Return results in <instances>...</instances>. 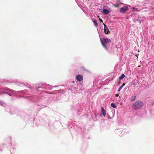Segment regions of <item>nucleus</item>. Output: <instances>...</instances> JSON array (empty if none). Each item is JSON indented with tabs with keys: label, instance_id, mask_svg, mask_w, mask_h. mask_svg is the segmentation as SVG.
<instances>
[{
	"label": "nucleus",
	"instance_id": "nucleus-7",
	"mask_svg": "<svg viewBox=\"0 0 154 154\" xmlns=\"http://www.w3.org/2000/svg\"><path fill=\"white\" fill-rule=\"evenodd\" d=\"M76 79L78 81L80 82H82L83 79V77L81 75H78L76 76Z\"/></svg>",
	"mask_w": 154,
	"mask_h": 154
},
{
	"label": "nucleus",
	"instance_id": "nucleus-15",
	"mask_svg": "<svg viewBox=\"0 0 154 154\" xmlns=\"http://www.w3.org/2000/svg\"><path fill=\"white\" fill-rule=\"evenodd\" d=\"M135 98H136V96H132L131 97V101H133L134 100H135Z\"/></svg>",
	"mask_w": 154,
	"mask_h": 154
},
{
	"label": "nucleus",
	"instance_id": "nucleus-18",
	"mask_svg": "<svg viewBox=\"0 0 154 154\" xmlns=\"http://www.w3.org/2000/svg\"><path fill=\"white\" fill-rule=\"evenodd\" d=\"M122 86H121L118 89V91L119 92L122 89Z\"/></svg>",
	"mask_w": 154,
	"mask_h": 154
},
{
	"label": "nucleus",
	"instance_id": "nucleus-23",
	"mask_svg": "<svg viewBox=\"0 0 154 154\" xmlns=\"http://www.w3.org/2000/svg\"><path fill=\"white\" fill-rule=\"evenodd\" d=\"M100 21L101 22H103V20L101 19H100Z\"/></svg>",
	"mask_w": 154,
	"mask_h": 154
},
{
	"label": "nucleus",
	"instance_id": "nucleus-27",
	"mask_svg": "<svg viewBox=\"0 0 154 154\" xmlns=\"http://www.w3.org/2000/svg\"><path fill=\"white\" fill-rule=\"evenodd\" d=\"M153 105H154V102H153Z\"/></svg>",
	"mask_w": 154,
	"mask_h": 154
},
{
	"label": "nucleus",
	"instance_id": "nucleus-21",
	"mask_svg": "<svg viewBox=\"0 0 154 154\" xmlns=\"http://www.w3.org/2000/svg\"><path fill=\"white\" fill-rule=\"evenodd\" d=\"M114 6L116 7H118L119 6V4H116V5H114Z\"/></svg>",
	"mask_w": 154,
	"mask_h": 154
},
{
	"label": "nucleus",
	"instance_id": "nucleus-24",
	"mask_svg": "<svg viewBox=\"0 0 154 154\" xmlns=\"http://www.w3.org/2000/svg\"><path fill=\"white\" fill-rule=\"evenodd\" d=\"M133 84L134 85H136V84L135 83L133 82Z\"/></svg>",
	"mask_w": 154,
	"mask_h": 154
},
{
	"label": "nucleus",
	"instance_id": "nucleus-20",
	"mask_svg": "<svg viewBox=\"0 0 154 154\" xmlns=\"http://www.w3.org/2000/svg\"><path fill=\"white\" fill-rule=\"evenodd\" d=\"M103 25H104V29H105L107 28H108L107 27V26L104 23H103Z\"/></svg>",
	"mask_w": 154,
	"mask_h": 154
},
{
	"label": "nucleus",
	"instance_id": "nucleus-14",
	"mask_svg": "<svg viewBox=\"0 0 154 154\" xmlns=\"http://www.w3.org/2000/svg\"><path fill=\"white\" fill-rule=\"evenodd\" d=\"M111 106L113 108H116V106L115 105V104L114 103H112L111 104Z\"/></svg>",
	"mask_w": 154,
	"mask_h": 154
},
{
	"label": "nucleus",
	"instance_id": "nucleus-16",
	"mask_svg": "<svg viewBox=\"0 0 154 154\" xmlns=\"http://www.w3.org/2000/svg\"><path fill=\"white\" fill-rule=\"evenodd\" d=\"M4 104H5V103H4L3 102H2V101L1 100H0V105H1V106H3L4 105Z\"/></svg>",
	"mask_w": 154,
	"mask_h": 154
},
{
	"label": "nucleus",
	"instance_id": "nucleus-3",
	"mask_svg": "<svg viewBox=\"0 0 154 154\" xmlns=\"http://www.w3.org/2000/svg\"><path fill=\"white\" fill-rule=\"evenodd\" d=\"M100 40L103 46L106 50H107V48L106 45L108 42L111 41L110 39L105 38H100Z\"/></svg>",
	"mask_w": 154,
	"mask_h": 154
},
{
	"label": "nucleus",
	"instance_id": "nucleus-28",
	"mask_svg": "<svg viewBox=\"0 0 154 154\" xmlns=\"http://www.w3.org/2000/svg\"><path fill=\"white\" fill-rule=\"evenodd\" d=\"M2 151V150H0V151Z\"/></svg>",
	"mask_w": 154,
	"mask_h": 154
},
{
	"label": "nucleus",
	"instance_id": "nucleus-22",
	"mask_svg": "<svg viewBox=\"0 0 154 154\" xmlns=\"http://www.w3.org/2000/svg\"><path fill=\"white\" fill-rule=\"evenodd\" d=\"M125 85V83H123L122 85L121 86H122V87Z\"/></svg>",
	"mask_w": 154,
	"mask_h": 154
},
{
	"label": "nucleus",
	"instance_id": "nucleus-8",
	"mask_svg": "<svg viewBox=\"0 0 154 154\" xmlns=\"http://www.w3.org/2000/svg\"><path fill=\"white\" fill-rule=\"evenodd\" d=\"M110 11H109L108 10L106 9L103 8V14H107L110 13Z\"/></svg>",
	"mask_w": 154,
	"mask_h": 154
},
{
	"label": "nucleus",
	"instance_id": "nucleus-26",
	"mask_svg": "<svg viewBox=\"0 0 154 154\" xmlns=\"http://www.w3.org/2000/svg\"><path fill=\"white\" fill-rule=\"evenodd\" d=\"M58 86H56V87H57ZM56 87V86H54V87Z\"/></svg>",
	"mask_w": 154,
	"mask_h": 154
},
{
	"label": "nucleus",
	"instance_id": "nucleus-12",
	"mask_svg": "<svg viewBox=\"0 0 154 154\" xmlns=\"http://www.w3.org/2000/svg\"><path fill=\"white\" fill-rule=\"evenodd\" d=\"M125 75L124 74H122L121 76L119 78V80H122L125 77Z\"/></svg>",
	"mask_w": 154,
	"mask_h": 154
},
{
	"label": "nucleus",
	"instance_id": "nucleus-19",
	"mask_svg": "<svg viewBox=\"0 0 154 154\" xmlns=\"http://www.w3.org/2000/svg\"><path fill=\"white\" fill-rule=\"evenodd\" d=\"M46 94V93L44 92V91H42V93H41V96H42V95H43L44 94Z\"/></svg>",
	"mask_w": 154,
	"mask_h": 154
},
{
	"label": "nucleus",
	"instance_id": "nucleus-25",
	"mask_svg": "<svg viewBox=\"0 0 154 154\" xmlns=\"http://www.w3.org/2000/svg\"><path fill=\"white\" fill-rule=\"evenodd\" d=\"M116 97H118V95L117 94H116Z\"/></svg>",
	"mask_w": 154,
	"mask_h": 154
},
{
	"label": "nucleus",
	"instance_id": "nucleus-6",
	"mask_svg": "<svg viewBox=\"0 0 154 154\" xmlns=\"http://www.w3.org/2000/svg\"><path fill=\"white\" fill-rule=\"evenodd\" d=\"M42 86L43 88L49 90H51L52 89V86L50 85L49 84H43Z\"/></svg>",
	"mask_w": 154,
	"mask_h": 154
},
{
	"label": "nucleus",
	"instance_id": "nucleus-10",
	"mask_svg": "<svg viewBox=\"0 0 154 154\" xmlns=\"http://www.w3.org/2000/svg\"><path fill=\"white\" fill-rule=\"evenodd\" d=\"M16 110L15 109L13 108L10 110V114H13L16 113Z\"/></svg>",
	"mask_w": 154,
	"mask_h": 154
},
{
	"label": "nucleus",
	"instance_id": "nucleus-1",
	"mask_svg": "<svg viewBox=\"0 0 154 154\" xmlns=\"http://www.w3.org/2000/svg\"><path fill=\"white\" fill-rule=\"evenodd\" d=\"M3 90L6 91L5 92L4 91L0 93V94H7L9 96H11L12 95V94H16L17 92H20L23 93H25V91H24L17 92L16 91H14L7 88H4Z\"/></svg>",
	"mask_w": 154,
	"mask_h": 154
},
{
	"label": "nucleus",
	"instance_id": "nucleus-17",
	"mask_svg": "<svg viewBox=\"0 0 154 154\" xmlns=\"http://www.w3.org/2000/svg\"><path fill=\"white\" fill-rule=\"evenodd\" d=\"M35 89L37 90V89L40 88V87H39L37 85H35Z\"/></svg>",
	"mask_w": 154,
	"mask_h": 154
},
{
	"label": "nucleus",
	"instance_id": "nucleus-13",
	"mask_svg": "<svg viewBox=\"0 0 154 154\" xmlns=\"http://www.w3.org/2000/svg\"><path fill=\"white\" fill-rule=\"evenodd\" d=\"M93 23H94V25L95 26H98V23L97 22V20L94 19V20H93Z\"/></svg>",
	"mask_w": 154,
	"mask_h": 154
},
{
	"label": "nucleus",
	"instance_id": "nucleus-2",
	"mask_svg": "<svg viewBox=\"0 0 154 154\" xmlns=\"http://www.w3.org/2000/svg\"><path fill=\"white\" fill-rule=\"evenodd\" d=\"M143 103L141 101L138 100L134 103L133 106V108L135 110H137L142 107Z\"/></svg>",
	"mask_w": 154,
	"mask_h": 154
},
{
	"label": "nucleus",
	"instance_id": "nucleus-9",
	"mask_svg": "<svg viewBox=\"0 0 154 154\" xmlns=\"http://www.w3.org/2000/svg\"><path fill=\"white\" fill-rule=\"evenodd\" d=\"M101 114L104 116H105L106 115V111L103 107L101 108Z\"/></svg>",
	"mask_w": 154,
	"mask_h": 154
},
{
	"label": "nucleus",
	"instance_id": "nucleus-11",
	"mask_svg": "<svg viewBox=\"0 0 154 154\" xmlns=\"http://www.w3.org/2000/svg\"><path fill=\"white\" fill-rule=\"evenodd\" d=\"M104 30L106 34H108L109 33H110L108 28H106L105 29H104Z\"/></svg>",
	"mask_w": 154,
	"mask_h": 154
},
{
	"label": "nucleus",
	"instance_id": "nucleus-5",
	"mask_svg": "<svg viewBox=\"0 0 154 154\" xmlns=\"http://www.w3.org/2000/svg\"><path fill=\"white\" fill-rule=\"evenodd\" d=\"M128 8L126 6H123L120 8L119 9V11L120 13H124L126 11H128Z\"/></svg>",
	"mask_w": 154,
	"mask_h": 154
},
{
	"label": "nucleus",
	"instance_id": "nucleus-4",
	"mask_svg": "<svg viewBox=\"0 0 154 154\" xmlns=\"http://www.w3.org/2000/svg\"><path fill=\"white\" fill-rule=\"evenodd\" d=\"M82 87V85L77 82L76 83L74 84L73 86L72 87V88L75 90H81Z\"/></svg>",
	"mask_w": 154,
	"mask_h": 154
}]
</instances>
